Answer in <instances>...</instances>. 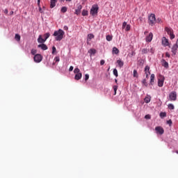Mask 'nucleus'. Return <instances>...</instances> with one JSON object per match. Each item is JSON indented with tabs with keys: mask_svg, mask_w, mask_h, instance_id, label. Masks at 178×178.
<instances>
[{
	"mask_svg": "<svg viewBox=\"0 0 178 178\" xmlns=\"http://www.w3.org/2000/svg\"><path fill=\"white\" fill-rule=\"evenodd\" d=\"M142 83H143V84H144V86H145V87H147V86H148V83H147V80L143 79V80L142 81Z\"/></svg>",
	"mask_w": 178,
	"mask_h": 178,
	"instance_id": "38",
	"label": "nucleus"
},
{
	"mask_svg": "<svg viewBox=\"0 0 178 178\" xmlns=\"http://www.w3.org/2000/svg\"><path fill=\"white\" fill-rule=\"evenodd\" d=\"M94 38V34L92 33H89L88 35V40H89V41H91V40Z\"/></svg>",
	"mask_w": 178,
	"mask_h": 178,
	"instance_id": "28",
	"label": "nucleus"
},
{
	"mask_svg": "<svg viewBox=\"0 0 178 178\" xmlns=\"http://www.w3.org/2000/svg\"><path fill=\"white\" fill-rule=\"evenodd\" d=\"M149 52H150L151 54H154V52H155V49H154V48H151L150 49H149Z\"/></svg>",
	"mask_w": 178,
	"mask_h": 178,
	"instance_id": "42",
	"label": "nucleus"
},
{
	"mask_svg": "<svg viewBox=\"0 0 178 178\" xmlns=\"http://www.w3.org/2000/svg\"><path fill=\"white\" fill-rule=\"evenodd\" d=\"M38 8H39V12L40 13H44V11L42 10V8H41V6H38Z\"/></svg>",
	"mask_w": 178,
	"mask_h": 178,
	"instance_id": "43",
	"label": "nucleus"
},
{
	"mask_svg": "<svg viewBox=\"0 0 178 178\" xmlns=\"http://www.w3.org/2000/svg\"><path fill=\"white\" fill-rule=\"evenodd\" d=\"M156 22H157V23H162V19H161V18H157V19L156 20Z\"/></svg>",
	"mask_w": 178,
	"mask_h": 178,
	"instance_id": "47",
	"label": "nucleus"
},
{
	"mask_svg": "<svg viewBox=\"0 0 178 178\" xmlns=\"http://www.w3.org/2000/svg\"><path fill=\"white\" fill-rule=\"evenodd\" d=\"M113 88L114 90V95H116V92L118 91V86H114Z\"/></svg>",
	"mask_w": 178,
	"mask_h": 178,
	"instance_id": "37",
	"label": "nucleus"
},
{
	"mask_svg": "<svg viewBox=\"0 0 178 178\" xmlns=\"http://www.w3.org/2000/svg\"><path fill=\"white\" fill-rule=\"evenodd\" d=\"M145 72H148L149 74H151V72H149V66L146 65L145 67Z\"/></svg>",
	"mask_w": 178,
	"mask_h": 178,
	"instance_id": "34",
	"label": "nucleus"
},
{
	"mask_svg": "<svg viewBox=\"0 0 178 178\" xmlns=\"http://www.w3.org/2000/svg\"><path fill=\"white\" fill-rule=\"evenodd\" d=\"M74 74H77L81 73V72H80V69H79V67H76L74 70Z\"/></svg>",
	"mask_w": 178,
	"mask_h": 178,
	"instance_id": "31",
	"label": "nucleus"
},
{
	"mask_svg": "<svg viewBox=\"0 0 178 178\" xmlns=\"http://www.w3.org/2000/svg\"><path fill=\"white\" fill-rule=\"evenodd\" d=\"M145 74H148V75L151 74H148V71L147 72H145Z\"/></svg>",
	"mask_w": 178,
	"mask_h": 178,
	"instance_id": "56",
	"label": "nucleus"
},
{
	"mask_svg": "<svg viewBox=\"0 0 178 178\" xmlns=\"http://www.w3.org/2000/svg\"><path fill=\"white\" fill-rule=\"evenodd\" d=\"M38 42L39 44H44V42H45V40L42 38V36L41 35H40L38 38Z\"/></svg>",
	"mask_w": 178,
	"mask_h": 178,
	"instance_id": "18",
	"label": "nucleus"
},
{
	"mask_svg": "<svg viewBox=\"0 0 178 178\" xmlns=\"http://www.w3.org/2000/svg\"><path fill=\"white\" fill-rule=\"evenodd\" d=\"M112 39H113V37H112V35H107L106 36V41H112Z\"/></svg>",
	"mask_w": 178,
	"mask_h": 178,
	"instance_id": "29",
	"label": "nucleus"
},
{
	"mask_svg": "<svg viewBox=\"0 0 178 178\" xmlns=\"http://www.w3.org/2000/svg\"><path fill=\"white\" fill-rule=\"evenodd\" d=\"M8 9L7 8H6L5 10H4V13L6 14V15H8Z\"/></svg>",
	"mask_w": 178,
	"mask_h": 178,
	"instance_id": "53",
	"label": "nucleus"
},
{
	"mask_svg": "<svg viewBox=\"0 0 178 178\" xmlns=\"http://www.w3.org/2000/svg\"><path fill=\"white\" fill-rule=\"evenodd\" d=\"M177 44H173L172 47L171 48V52L172 55H176L177 54Z\"/></svg>",
	"mask_w": 178,
	"mask_h": 178,
	"instance_id": "11",
	"label": "nucleus"
},
{
	"mask_svg": "<svg viewBox=\"0 0 178 178\" xmlns=\"http://www.w3.org/2000/svg\"><path fill=\"white\" fill-rule=\"evenodd\" d=\"M54 62H56V63H58V62L60 61V57H59V56H56V57L54 58Z\"/></svg>",
	"mask_w": 178,
	"mask_h": 178,
	"instance_id": "32",
	"label": "nucleus"
},
{
	"mask_svg": "<svg viewBox=\"0 0 178 178\" xmlns=\"http://www.w3.org/2000/svg\"><path fill=\"white\" fill-rule=\"evenodd\" d=\"M90 79V75L88 74H85V81H87Z\"/></svg>",
	"mask_w": 178,
	"mask_h": 178,
	"instance_id": "39",
	"label": "nucleus"
},
{
	"mask_svg": "<svg viewBox=\"0 0 178 178\" xmlns=\"http://www.w3.org/2000/svg\"><path fill=\"white\" fill-rule=\"evenodd\" d=\"M148 52H149V49L145 48V49H142V54H147Z\"/></svg>",
	"mask_w": 178,
	"mask_h": 178,
	"instance_id": "25",
	"label": "nucleus"
},
{
	"mask_svg": "<svg viewBox=\"0 0 178 178\" xmlns=\"http://www.w3.org/2000/svg\"><path fill=\"white\" fill-rule=\"evenodd\" d=\"M160 117L166 118V113H160Z\"/></svg>",
	"mask_w": 178,
	"mask_h": 178,
	"instance_id": "40",
	"label": "nucleus"
},
{
	"mask_svg": "<svg viewBox=\"0 0 178 178\" xmlns=\"http://www.w3.org/2000/svg\"><path fill=\"white\" fill-rule=\"evenodd\" d=\"M139 20H140V22H143V17H140Z\"/></svg>",
	"mask_w": 178,
	"mask_h": 178,
	"instance_id": "55",
	"label": "nucleus"
},
{
	"mask_svg": "<svg viewBox=\"0 0 178 178\" xmlns=\"http://www.w3.org/2000/svg\"><path fill=\"white\" fill-rule=\"evenodd\" d=\"M117 65L120 69H122V67H123V66H124V62H123V60H122V59H118V60H117Z\"/></svg>",
	"mask_w": 178,
	"mask_h": 178,
	"instance_id": "16",
	"label": "nucleus"
},
{
	"mask_svg": "<svg viewBox=\"0 0 178 178\" xmlns=\"http://www.w3.org/2000/svg\"><path fill=\"white\" fill-rule=\"evenodd\" d=\"M38 48H40L42 51H47V49H48V46L44 43H42L38 45Z\"/></svg>",
	"mask_w": 178,
	"mask_h": 178,
	"instance_id": "12",
	"label": "nucleus"
},
{
	"mask_svg": "<svg viewBox=\"0 0 178 178\" xmlns=\"http://www.w3.org/2000/svg\"><path fill=\"white\" fill-rule=\"evenodd\" d=\"M100 65L102 66L104 65H105V60H100Z\"/></svg>",
	"mask_w": 178,
	"mask_h": 178,
	"instance_id": "48",
	"label": "nucleus"
},
{
	"mask_svg": "<svg viewBox=\"0 0 178 178\" xmlns=\"http://www.w3.org/2000/svg\"><path fill=\"white\" fill-rule=\"evenodd\" d=\"M33 60L35 63H40L42 61V56L40 54H37L34 56Z\"/></svg>",
	"mask_w": 178,
	"mask_h": 178,
	"instance_id": "5",
	"label": "nucleus"
},
{
	"mask_svg": "<svg viewBox=\"0 0 178 178\" xmlns=\"http://www.w3.org/2000/svg\"><path fill=\"white\" fill-rule=\"evenodd\" d=\"M134 77H137V70H134Z\"/></svg>",
	"mask_w": 178,
	"mask_h": 178,
	"instance_id": "46",
	"label": "nucleus"
},
{
	"mask_svg": "<svg viewBox=\"0 0 178 178\" xmlns=\"http://www.w3.org/2000/svg\"><path fill=\"white\" fill-rule=\"evenodd\" d=\"M125 30H126V31H129V30H130V25L129 24L127 25Z\"/></svg>",
	"mask_w": 178,
	"mask_h": 178,
	"instance_id": "44",
	"label": "nucleus"
},
{
	"mask_svg": "<svg viewBox=\"0 0 178 178\" xmlns=\"http://www.w3.org/2000/svg\"><path fill=\"white\" fill-rule=\"evenodd\" d=\"M112 53L113 54L118 55V54H119V49L117 47H113Z\"/></svg>",
	"mask_w": 178,
	"mask_h": 178,
	"instance_id": "21",
	"label": "nucleus"
},
{
	"mask_svg": "<svg viewBox=\"0 0 178 178\" xmlns=\"http://www.w3.org/2000/svg\"><path fill=\"white\" fill-rule=\"evenodd\" d=\"M165 81V76H161V79H158V86L163 87V83Z\"/></svg>",
	"mask_w": 178,
	"mask_h": 178,
	"instance_id": "8",
	"label": "nucleus"
},
{
	"mask_svg": "<svg viewBox=\"0 0 178 178\" xmlns=\"http://www.w3.org/2000/svg\"><path fill=\"white\" fill-rule=\"evenodd\" d=\"M113 73L114 76H115V77H118V70L116 68H115L113 70Z\"/></svg>",
	"mask_w": 178,
	"mask_h": 178,
	"instance_id": "35",
	"label": "nucleus"
},
{
	"mask_svg": "<svg viewBox=\"0 0 178 178\" xmlns=\"http://www.w3.org/2000/svg\"><path fill=\"white\" fill-rule=\"evenodd\" d=\"M115 83H118V79H115Z\"/></svg>",
	"mask_w": 178,
	"mask_h": 178,
	"instance_id": "58",
	"label": "nucleus"
},
{
	"mask_svg": "<svg viewBox=\"0 0 178 178\" xmlns=\"http://www.w3.org/2000/svg\"><path fill=\"white\" fill-rule=\"evenodd\" d=\"M15 38L16 41H20V35L16 33Z\"/></svg>",
	"mask_w": 178,
	"mask_h": 178,
	"instance_id": "33",
	"label": "nucleus"
},
{
	"mask_svg": "<svg viewBox=\"0 0 178 178\" xmlns=\"http://www.w3.org/2000/svg\"><path fill=\"white\" fill-rule=\"evenodd\" d=\"M169 99L170 101H176V99H177V92H171L169 94Z\"/></svg>",
	"mask_w": 178,
	"mask_h": 178,
	"instance_id": "6",
	"label": "nucleus"
},
{
	"mask_svg": "<svg viewBox=\"0 0 178 178\" xmlns=\"http://www.w3.org/2000/svg\"><path fill=\"white\" fill-rule=\"evenodd\" d=\"M56 2H58V0H50L51 9H54V8H55V6H56Z\"/></svg>",
	"mask_w": 178,
	"mask_h": 178,
	"instance_id": "17",
	"label": "nucleus"
},
{
	"mask_svg": "<svg viewBox=\"0 0 178 178\" xmlns=\"http://www.w3.org/2000/svg\"><path fill=\"white\" fill-rule=\"evenodd\" d=\"M176 153L178 154V151H177Z\"/></svg>",
	"mask_w": 178,
	"mask_h": 178,
	"instance_id": "60",
	"label": "nucleus"
},
{
	"mask_svg": "<svg viewBox=\"0 0 178 178\" xmlns=\"http://www.w3.org/2000/svg\"><path fill=\"white\" fill-rule=\"evenodd\" d=\"M31 55H34L35 56V55H37V49H32L31 50Z\"/></svg>",
	"mask_w": 178,
	"mask_h": 178,
	"instance_id": "30",
	"label": "nucleus"
},
{
	"mask_svg": "<svg viewBox=\"0 0 178 178\" xmlns=\"http://www.w3.org/2000/svg\"><path fill=\"white\" fill-rule=\"evenodd\" d=\"M40 2H41V0H38V6H40Z\"/></svg>",
	"mask_w": 178,
	"mask_h": 178,
	"instance_id": "54",
	"label": "nucleus"
},
{
	"mask_svg": "<svg viewBox=\"0 0 178 178\" xmlns=\"http://www.w3.org/2000/svg\"><path fill=\"white\" fill-rule=\"evenodd\" d=\"M98 10H99V7L97 4H94L90 8V15H91V16H97L98 15Z\"/></svg>",
	"mask_w": 178,
	"mask_h": 178,
	"instance_id": "2",
	"label": "nucleus"
},
{
	"mask_svg": "<svg viewBox=\"0 0 178 178\" xmlns=\"http://www.w3.org/2000/svg\"><path fill=\"white\" fill-rule=\"evenodd\" d=\"M81 77H83V74L81 73H78L76 74L74 76V79L75 80H80V79H81Z\"/></svg>",
	"mask_w": 178,
	"mask_h": 178,
	"instance_id": "20",
	"label": "nucleus"
},
{
	"mask_svg": "<svg viewBox=\"0 0 178 178\" xmlns=\"http://www.w3.org/2000/svg\"><path fill=\"white\" fill-rule=\"evenodd\" d=\"M168 109H171V110L175 109V105H173V104H168Z\"/></svg>",
	"mask_w": 178,
	"mask_h": 178,
	"instance_id": "36",
	"label": "nucleus"
},
{
	"mask_svg": "<svg viewBox=\"0 0 178 178\" xmlns=\"http://www.w3.org/2000/svg\"><path fill=\"white\" fill-rule=\"evenodd\" d=\"M148 20H149V24L150 26H154V24L156 23V17H155V14H151L149 16Z\"/></svg>",
	"mask_w": 178,
	"mask_h": 178,
	"instance_id": "3",
	"label": "nucleus"
},
{
	"mask_svg": "<svg viewBox=\"0 0 178 178\" xmlns=\"http://www.w3.org/2000/svg\"><path fill=\"white\" fill-rule=\"evenodd\" d=\"M145 102L146 104H149V102H151V97L147 96L145 97Z\"/></svg>",
	"mask_w": 178,
	"mask_h": 178,
	"instance_id": "23",
	"label": "nucleus"
},
{
	"mask_svg": "<svg viewBox=\"0 0 178 178\" xmlns=\"http://www.w3.org/2000/svg\"><path fill=\"white\" fill-rule=\"evenodd\" d=\"M52 55H56L58 52H56V47L55 46L52 47V51H51Z\"/></svg>",
	"mask_w": 178,
	"mask_h": 178,
	"instance_id": "24",
	"label": "nucleus"
},
{
	"mask_svg": "<svg viewBox=\"0 0 178 178\" xmlns=\"http://www.w3.org/2000/svg\"><path fill=\"white\" fill-rule=\"evenodd\" d=\"M63 29H64V30H66V31L69 30V27L66 25L64 26Z\"/></svg>",
	"mask_w": 178,
	"mask_h": 178,
	"instance_id": "52",
	"label": "nucleus"
},
{
	"mask_svg": "<svg viewBox=\"0 0 178 178\" xmlns=\"http://www.w3.org/2000/svg\"><path fill=\"white\" fill-rule=\"evenodd\" d=\"M161 43L163 47H170V43H169V39L166 38V37H163L161 39Z\"/></svg>",
	"mask_w": 178,
	"mask_h": 178,
	"instance_id": "7",
	"label": "nucleus"
},
{
	"mask_svg": "<svg viewBox=\"0 0 178 178\" xmlns=\"http://www.w3.org/2000/svg\"><path fill=\"white\" fill-rule=\"evenodd\" d=\"M145 119H151V115H146L145 116Z\"/></svg>",
	"mask_w": 178,
	"mask_h": 178,
	"instance_id": "50",
	"label": "nucleus"
},
{
	"mask_svg": "<svg viewBox=\"0 0 178 178\" xmlns=\"http://www.w3.org/2000/svg\"><path fill=\"white\" fill-rule=\"evenodd\" d=\"M152 37H154V35L150 32L146 37V42H151L152 41Z\"/></svg>",
	"mask_w": 178,
	"mask_h": 178,
	"instance_id": "15",
	"label": "nucleus"
},
{
	"mask_svg": "<svg viewBox=\"0 0 178 178\" xmlns=\"http://www.w3.org/2000/svg\"><path fill=\"white\" fill-rule=\"evenodd\" d=\"M81 9H83V6L79 4L77 6L76 9L75 10L74 14L76 15L77 16H79V15H80V13H81Z\"/></svg>",
	"mask_w": 178,
	"mask_h": 178,
	"instance_id": "9",
	"label": "nucleus"
},
{
	"mask_svg": "<svg viewBox=\"0 0 178 178\" xmlns=\"http://www.w3.org/2000/svg\"><path fill=\"white\" fill-rule=\"evenodd\" d=\"M161 65L162 66H163V67H165V69H168L169 68V63H168L166 61V60L165 59H162L161 60Z\"/></svg>",
	"mask_w": 178,
	"mask_h": 178,
	"instance_id": "13",
	"label": "nucleus"
},
{
	"mask_svg": "<svg viewBox=\"0 0 178 178\" xmlns=\"http://www.w3.org/2000/svg\"><path fill=\"white\" fill-rule=\"evenodd\" d=\"M61 13H66L67 12V7L63 6L60 9Z\"/></svg>",
	"mask_w": 178,
	"mask_h": 178,
	"instance_id": "22",
	"label": "nucleus"
},
{
	"mask_svg": "<svg viewBox=\"0 0 178 178\" xmlns=\"http://www.w3.org/2000/svg\"><path fill=\"white\" fill-rule=\"evenodd\" d=\"M53 36L55 37L56 41H62V40H63V37L65 36V31L62 29L55 31L53 33Z\"/></svg>",
	"mask_w": 178,
	"mask_h": 178,
	"instance_id": "1",
	"label": "nucleus"
},
{
	"mask_svg": "<svg viewBox=\"0 0 178 178\" xmlns=\"http://www.w3.org/2000/svg\"><path fill=\"white\" fill-rule=\"evenodd\" d=\"M10 15H13V11H12V12L10 13Z\"/></svg>",
	"mask_w": 178,
	"mask_h": 178,
	"instance_id": "59",
	"label": "nucleus"
},
{
	"mask_svg": "<svg viewBox=\"0 0 178 178\" xmlns=\"http://www.w3.org/2000/svg\"><path fill=\"white\" fill-rule=\"evenodd\" d=\"M150 86H154L155 84V74H152L150 76V82H149Z\"/></svg>",
	"mask_w": 178,
	"mask_h": 178,
	"instance_id": "14",
	"label": "nucleus"
},
{
	"mask_svg": "<svg viewBox=\"0 0 178 178\" xmlns=\"http://www.w3.org/2000/svg\"><path fill=\"white\" fill-rule=\"evenodd\" d=\"M127 22H124L122 23V29H124L125 27H127Z\"/></svg>",
	"mask_w": 178,
	"mask_h": 178,
	"instance_id": "41",
	"label": "nucleus"
},
{
	"mask_svg": "<svg viewBox=\"0 0 178 178\" xmlns=\"http://www.w3.org/2000/svg\"><path fill=\"white\" fill-rule=\"evenodd\" d=\"M156 132L157 133V134H163V133H165V131L163 130V128H162V127H156L155 128Z\"/></svg>",
	"mask_w": 178,
	"mask_h": 178,
	"instance_id": "10",
	"label": "nucleus"
},
{
	"mask_svg": "<svg viewBox=\"0 0 178 178\" xmlns=\"http://www.w3.org/2000/svg\"><path fill=\"white\" fill-rule=\"evenodd\" d=\"M148 76H149V75H148V74H146V79H148Z\"/></svg>",
	"mask_w": 178,
	"mask_h": 178,
	"instance_id": "57",
	"label": "nucleus"
},
{
	"mask_svg": "<svg viewBox=\"0 0 178 178\" xmlns=\"http://www.w3.org/2000/svg\"><path fill=\"white\" fill-rule=\"evenodd\" d=\"M73 69H74V67L70 66L69 68V72H73Z\"/></svg>",
	"mask_w": 178,
	"mask_h": 178,
	"instance_id": "49",
	"label": "nucleus"
},
{
	"mask_svg": "<svg viewBox=\"0 0 178 178\" xmlns=\"http://www.w3.org/2000/svg\"><path fill=\"white\" fill-rule=\"evenodd\" d=\"M82 16H88V10H82Z\"/></svg>",
	"mask_w": 178,
	"mask_h": 178,
	"instance_id": "26",
	"label": "nucleus"
},
{
	"mask_svg": "<svg viewBox=\"0 0 178 178\" xmlns=\"http://www.w3.org/2000/svg\"><path fill=\"white\" fill-rule=\"evenodd\" d=\"M50 35H51V33H46L44 34V40H45V41H47V40H48V38H49Z\"/></svg>",
	"mask_w": 178,
	"mask_h": 178,
	"instance_id": "27",
	"label": "nucleus"
},
{
	"mask_svg": "<svg viewBox=\"0 0 178 178\" xmlns=\"http://www.w3.org/2000/svg\"><path fill=\"white\" fill-rule=\"evenodd\" d=\"M165 31L170 35V40L175 39V33H173V29L172 28L165 27Z\"/></svg>",
	"mask_w": 178,
	"mask_h": 178,
	"instance_id": "4",
	"label": "nucleus"
},
{
	"mask_svg": "<svg viewBox=\"0 0 178 178\" xmlns=\"http://www.w3.org/2000/svg\"><path fill=\"white\" fill-rule=\"evenodd\" d=\"M88 54H90V56H92V55L97 54V50L95 49H90L88 51Z\"/></svg>",
	"mask_w": 178,
	"mask_h": 178,
	"instance_id": "19",
	"label": "nucleus"
},
{
	"mask_svg": "<svg viewBox=\"0 0 178 178\" xmlns=\"http://www.w3.org/2000/svg\"><path fill=\"white\" fill-rule=\"evenodd\" d=\"M172 120H169L167 121V124H169V126H172Z\"/></svg>",
	"mask_w": 178,
	"mask_h": 178,
	"instance_id": "45",
	"label": "nucleus"
},
{
	"mask_svg": "<svg viewBox=\"0 0 178 178\" xmlns=\"http://www.w3.org/2000/svg\"><path fill=\"white\" fill-rule=\"evenodd\" d=\"M165 56L166 58H170V54H169V52L165 53Z\"/></svg>",
	"mask_w": 178,
	"mask_h": 178,
	"instance_id": "51",
	"label": "nucleus"
}]
</instances>
